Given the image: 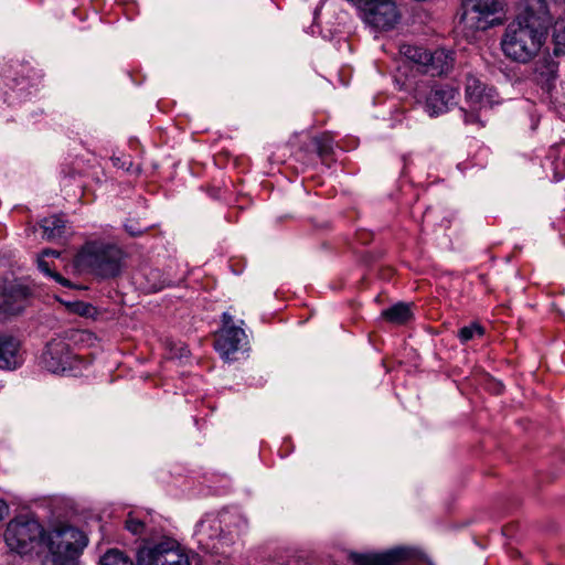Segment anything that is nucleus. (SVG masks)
Here are the masks:
<instances>
[{"label": "nucleus", "mask_w": 565, "mask_h": 565, "mask_svg": "<svg viewBox=\"0 0 565 565\" xmlns=\"http://www.w3.org/2000/svg\"><path fill=\"white\" fill-rule=\"evenodd\" d=\"M551 24L545 0H520L519 12L501 39L503 54L511 61L529 63L541 51Z\"/></svg>", "instance_id": "nucleus-1"}, {"label": "nucleus", "mask_w": 565, "mask_h": 565, "mask_svg": "<svg viewBox=\"0 0 565 565\" xmlns=\"http://www.w3.org/2000/svg\"><path fill=\"white\" fill-rule=\"evenodd\" d=\"M124 252L115 244L87 242L75 256V266L100 278H114L121 271Z\"/></svg>", "instance_id": "nucleus-2"}, {"label": "nucleus", "mask_w": 565, "mask_h": 565, "mask_svg": "<svg viewBox=\"0 0 565 565\" xmlns=\"http://www.w3.org/2000/svg\"><path fill=\"white\" fill-rule=\"evenodd\" d=\"M87 543L86 534L74 526L54 529L47 534L46 547L50 554L43 565H78L76 559Z\"/></svg>", "instance_id": "nucleus-3"}, {"label": "nucleus", "mask_w": 565, "mask_h": 565, "mask_svg": "<svg viewBox=\"0 0 565 565\" xmlns=\"http://www.w3.org/2000/svg\"><path fill=\"white\" fill-rule=\"evenodd\" d=\"M93 334L77 329L64 331L63 337L52 339L42 354L44 367L52 373L64 372L73 360L72 344L77 345L90 341Z\"/></svg>", "instance_id": "nucleus-4"}, {"label": "nucleus", "mask_w": 565, "mask_h": 565, "mask_svg": "<svg viewBox=\"0 0 565 565\" xmlns=\"http://www.w3.org/2000/svg\"><path fill=\"white\" fill-rule=\"evenodd\" d=\"M4 541L10 550L28 554L41 543L46 545L47 535L44 537V530L38 521L20 516L7 525Z\"/></svg>", "instance_id": "nucleus-5"}, {"label": "nucleus", "mask_w": 565, "mask_h": 565, "mask_svg": "<svg viewBox=\"0 0 565 565\" xmlns=\"http://www.w3.org/2000/svg\"><path fill=\"white\" fill-rule=\"evenodd\" d=\"M138 565H190L188 556L173 540H164L151 546L141 547L137 555Z\"/></svg>", "instance_id": "nucleus-6"}, {"label": "nucleus", "mask_w": 565, "mask_h": 565, "mask_svg": "<svg viewBox=\"0 0 565 565\" xmlns=\"http://www.w3.org/2000/svg\"><path fill=\"white\" fill-rule=\"evenodd\" d=\"M223 326L215 335V350L225 360H232V355L248 344L247 334L242 327L234 324V318L227 312L222 315Z\"/></svg>", "instance_id": "nucleus-7"}, {"label": "nucleus", "mask_w": 565, "mask_h": 565, "mask_svg": "<svg viewBox=\"0 0 565 565\" xmlns=\"http://www.w3.org/2000/svg\"><path fill=\"white\" fill-rule=\"evenodd\" d=\"M360 11L363 20L379 30L392 29L399 19L393 0H366Z\"/></svg>", "instance_id": "nucleus-8"}, {"label": "nucleus", "mask_w": 565, "mask_h": 565, "mask_svg": "<svg viewBox=\"0 0 565 565\" xmlns=\"http://www.w3.org/2000/svg\"><path fill=\"white\" fill-rule=\"evenodd\" d=\"M30 295V289L20 282H4L0 287V316L20 313L24 309Z\"/></svg>", "instance_id": "nucleus-9"}, {"label": "nucleus", "mask_w": 565, "mask_h": 565, "mask_svg": "<svg viewBox=\"0 0 565 565\" xmlns=\"http://www.w3.org/2000/svg\"><path fill=\"white\" fill-rule=\"evenodd\" d=\"M497 92L480 78L468 75L466 78V99L472 109H488L495 103Z\"/></svg>", "instance_id": "nucleus-10"}, {"label": "nucleus", "mask_w": 565, "mask_h": 565, "mask_svg": "<svg viewBox=\"0 0 565 565\" xmlns=\"http://www.w3.org/2000/svg\"><path fill=\"white\" fill-rule=\"evenodd\" d=\"M463 18L476 20L477 29H484L487 24H482V20L501 11L504 0H466Z\"/></svg>", "instance_id": "nucleus-11"}, {"label": "nucleus", "mask_w": 565, "mask_h": 565, "mask_svg": "<svg viewBox=\"0 0 565 565\" xmlns=\"http://www.w3.org/2000/svg\"><path fill=\"white\" fill-rule=\"evenodd\" d=\"M458 90L450 86L434 87L426 98V111L430 116L445 113L450 105L456 103Z\"/></svg>", "instance_id": "nucleus-12"}, {"label": "nucleus", "mask_w": 565, "mask_h": 565, "mask_svg": "<svg viewBox=\"0 0 565 565\" xmlns=\"http://www.w3.org/2000/svg\"><path fill=\"white\" fill-rule=\"evenodd\" d=\"M20 363L18 341L11 337H0V369L13 370Z\"/></svg>", "instance_id": "nucleus-13"}, {"label": "nucleus", "mask_w": 565, "mask_h": 565, "mask_svg": "<svg viewBox=\"0 0 565 565\" xmlns=\"http://www.w3.org/2000/svg\"><path fill=\"white\" fill-rule=\"evenodd\" d=\"M348 557L353 565H397L401 559V555L396 551L383 554H361L350 552Z\"/></svg>", "instance_id": "nucleus-14"}, {"label": "nucleus", "mask_w": 565, "mask_h": 565, "mask_svg": "<svg viewBox=\"0 0 565 565\" xmlns=\"http://www.w3.org/2000/svg\"><path fill=\"white\" fill-rule=\"evenodd\" d=\"M454 64V57L450 52L446 50H436L429 52L428 63L425 67V73L431 76H440L447 74Z\"/></svg>", "instance_id": "nucleus-15"}, {"label": "nucleus", "mask_w": 565, "mask_h": 565, "mask_svg": "<svg viewBox=\"0 0 565 565\" xmlns=\"http://www.w3.org/2000/svg\"><path fill=\"white\" fill-rule=\"evenodd\" d=\"M40 225L43 230V237L47 241L61 238L65 234V221L57 215L43 218Z\"/></svg>", "instance_id": "nucleus-16"}, {"label": "nucleus", "mask_w": 565, "mask_h": 565, "mask_svg": "<svg viewBox=\"0 0 565 565\" xmlns=\"http://www.w3.org/2000/svg\"><path fill=\"white\" fill-rule=\"evenodd\" d=\"M382 317L392 323L402 324L408 321L412 317L411 307L406 303L399 302L382 312Z\"/></svg>", "instance_id": "nucleus-17"}, {"label": "nucleus", "mask_w": 565, "mask_h": 565, "mask_svg": "<svg viewBox=\"0 0 565 565\" xmlns=\"http://www.w3.org/2000/svg\"><path fill=\"white\" fill-rule=\"evenodd\" d=\"M399 52L403 56H405L411 62L423 67V72L428 63V54L429 51L424 47L411 45V44H402L399 47Z\"/></svg>", "instance_id": "nucleus-18"}, {"label": "nucleus", "mask_w": 565, "mask_h": 565, "mask_svg": "<svg viewBox=\"0 0 565 565\" xmlns=\"http://www.w3.org/2000/svg\"><path fill=\"white\" fill-rule=\"evenodd\" d=\"M535 71L547 85H551L557 77L558 63L551 57H544L536 64Z\"/></svg>", "instance_id": "nucleus-19"}, {"label": "nucleus", "mask_w": 565, "mask_h": 565, "mask_svg": "<svg viewBox=\"0 0 565 565\" xmlns=\"http://www.w3.org/2000/svg\"><path fill=\"white\" fill-rule=\"evenodd\" d=\"M99 565H134V563L121 551L113 548L102 556Z\"/></svg>", "instance_id": "nucleus-20"}, {"label": "nucleus", "mask_w": 565, "mask_h": 565, "mask_svg": "<svg viewBox=\"0 0 565 565\" xmlns=\"http://www.w3.org/2000/svg\"><path fill=\"white\" fill-rule=\"evenodd\" d=\"M553 40L555 44V54H565V20L555 22Z\"/></svg>", "instance_id": "nucleus-21"}, {"label": "nucleus", "mask_w": 565, "mask_h": 565, "mask_svg": "<svg viewBox=\"0 0 565 565\" xmlns=\"http://www.w3.org/2000/svg\"><path fill=\"white\" fill-rule=\"evenodd\" d=\"M484 334V328L478 322H472L469 326L462 327L458 331V337L462 343L472 340L476 335L482 337Z\"/></svg>", "instance_id": "nucleus-22"}, {"label": "nucleus", "mask_w": 565, "mask_h": 565, "mask_svg": "<svg viewBox=\"0 0 565 565\" xmlns=\"http://www.w3.org/2000/svg\"><path fill=\"white\" fill-rule=\"evenodd\" d=\"M312 143L321 158H326L332 152V140L327 135L315 137Z\"/></svg>", "instance_id": "nucleus-23"}, {"label": "nucleus", "mask_w": 565, "mask_h": 565, "mask_svg": "<svg viewBox=\"0 0 565 565\" xmlns=\"http://www.w3.org/2000/svg\"><path fill=\"white\" fill-rule=\"evenodd\" d=\"M125 526L130 533H132L135 535L142 534L146 529L145 522L139 520L138 518L134 516V514L131 512L127 516Z\"/></svg>", "instance_id": "nucleus-24"}, {"label": "nucleus", "mask_w": 565, "mask_h": 565, "mask_svg": "<svg viewBox=\"0 0 565 565\" xmlns=\"http://www.w3.org/2000/svg\"><path fill=\"white\" fill-rule=\"evenodd\" d=\"M38 266L43 273H45L46 275H50L60 284H62L64 286L68 285V281L65 278H63L60 274L51 271L49 264L44 259L39 258Z\"/></svg>", "instance_id": "nucleus-25"}, {"label": "nucleus", "mask_w": 565, "mask_h": 565, "mask_svg": "<svg viewBox=\"0 0 565 565\" xmlns=\"http://www.w3.org/2000/svg\"><path fill=\"white\" fill-rule=\"evenodd\" d=\"M148 227H149L148 225H140L138 222H132V221H128L125 224L126 231L131 236H140V235H142L148 230Z\"/></svg>", "instance_id": "nucleus-26"}, {"label": "nucleus", "mask_w": 565, "mask_h": 565, "mask_svg": "<svg viewBox=\"0 0 565 565\" xmlns=\"http://www.w3.org/2000/svg\"><path fill=\"white\" fill-rule=\"evenodd\" d=\"M465 121H466V124H475V122L482 124L481 119H480V116L476 115L473 113H471V114L466 113L465 114Z\"/></svg>", "instance_id": "nucleus-27"}, {"label": "nucleus", "mask_w": 565, "mask_h": 565, "mask_svg": "<svg viewBox=\"0 0 565 565\" xmlns=\"http://www.w3.org/2000/svg\"><path fill=\"white\" fill-rule=\"evenodd\" d=\"M8 514H9L8 504L3 500H0V521L3 520Z\"/></svg>", "instance_id": "nucleus-28"}, {"label": "nucleus", "mask_w": 565, "mask_h": 565, "mask_svg": "<svg viewBox=\"0 0 565 565\" xmlns=\"http://www.w3.org/2000/svg\"><path fill=\"white\" fill-rule=\"evenodd\" d=\"M42 255H43V256H54V257H57V256L60 255V252L54 250V249H49V248H47V249H44V250L42 252Z\"/></svg>", "instance_id": "nucleus-29"}, {"label": "nucleus", "mask_w": 565, "mask_h": 565, "mask_svg": "<svg viewBox=\"0 0 565 565\" xmlns=\"http://www.w3.org/2000/svg\"><path fill=\"white\" fill-rule=\"evenodd\" d=\"M189 350L185 347L180 348V354L179 358L188 356Z\"/></svg>", "instance_id": "nucleus-30"}]
</instances>
